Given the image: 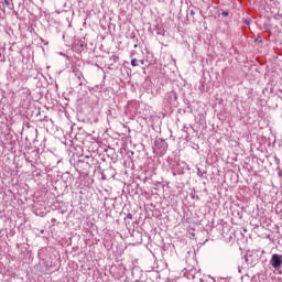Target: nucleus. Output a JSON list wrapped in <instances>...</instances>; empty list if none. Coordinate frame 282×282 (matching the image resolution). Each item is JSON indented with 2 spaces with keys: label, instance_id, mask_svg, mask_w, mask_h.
<instances>
[{
  "label": "nucleus",
  "instance_id": "nucleus-21",
  "mask_svg": "<svg viewBox=\"0 0 282 282\" xmlns=\"http://www.w3.org/2000/svg\"><path fill=\"white\" fill-rule=\"evenodd\" d=\"M199 282H205V279L204 278H199Z\"/></svg>",
  "mask_w": 282,
  "mask_h": 282
},
{
  "label": "nucleus",
  "instance_id": "nucleus-19",
  "mask_svg": "<svg viewBox=\"0 0 282 282\" xmlns=\"http://www.w3.org/2000/svg\"><path fill=\"white\" fill-rule=\"evenodd\" d=\"M139 64L144 65V59H139Z\"/></svg>",
  "mask_w": 282,
  "mask_h": 282
},
{
  "label": "nucleus",
  "instance_id": "nucleus-5",
  "mask_svg": "<svg viewBox=\"0 0 282 282\" xmlns=\"http://www.w3.org/2000/svg\"><path fill=\"white\" fill-rule=\"evenodd\" d=\"M158 145L162 151H167L169 149V143L165 140L158 141Z\"/></svg>",
  "mask_w": 282,
  "mask_h": 282
},
{
  "label": "nucleus",
  "instance_id": "nucleus-14",
  "mask_svg": "<svg viewBox=\"0 0 282 282\" xmlns=\"http://www.w3.org/2000/svg\"><path fill=\"white\" fill-rule=\"evenodd\" d=\"M130 39H131V40H135V39H137L135 32H132V33H131Z\"/></svg>",
  "mask_w": 282,
  "mask_h": 282
},
{
  "label": "nucleus",
  "instance_id": "nucleus-15",
  "mask_svg": "<svg viewBox=\"0 0 282 282\" xmlns=\"http://www.w3.org/2000/svg\"><path fill=\"white\" fill-rule=\"evenodd\" d=\"M189 15H191V17H195V15H196V12H195L194 10H191V11H189Z\"/></svg>",
  "mask_w": 282,
  "mask_h": 282
},
{
  "label": "nucleus",
  "instance_id": "nucleus-11",
  "mask_svg": "<svg viewBox=\"0 0 282 282\" xmlns=\"http://www.w3.org/2000/svg\"><path fill=\"white\" fill-rule=\"evenodd\" d=\"M243 24L250 25V24H251V19H245V20H243Z\"/></svg>",
  "mask_w": 282,
  "mask_h": 282
},
{
  "label": "nucleus",
  "instance_id": "nucleus-2",
  "mask_svg": "<svg viewBox=\"0 0 282 282\" xmlns=\"http://www.w3.org/2000/svg\"><path fill=\"white\" fill-rule=\"evenodd\" d=\"M270 265L275 269V270H279L281 269L282 267V254L280 253H273L271 256V259H270Z\"/></svg>",
  "mask_w": 282,
  "mask_h": 282
},
{
  "label": "nucleus",
  "instance_id": "nucleus-3",
  "mask_svg": "<svg viewBox=\"0 0 282 282\" xmlns=\"http://www.w3.org/2000/svg\"><path fill=\"white\" fill-rule=\"evenodd\" d=\"M245 261H246L247 265L250 268H254L259 263L258 257H254V254H252V253H247L245 256Z\"/></svg>",
  "mask_w": 282,
  "mask_h": 282
},
{
  "label": "nucleus",
  "instance_id": "nucleus-22",
  "mask_svg": "<svg viewBox=\"0 0 282 282\" xmlns=\"http://www.w3.org/2000/svg\"><path fill=\"white\" fill-rule=\"evenodd\" d=\"M138 47H139V45H138V44H134V45H133V48H138Z\"/></svg>",
  "mask_w": 282,
  "mask_h": 282
},
{
  "label": "nucleus",
  "instance_id": "nucleus-8",
  "mask_svg": "<svg viewBox=\"0 0 282 282\" xmlns=\"http://www.w3.org/2000/svg\"><path fill=\"white\" fill-rule=\"evenodd\" d=\"M196 170H197V172H196L197 176L198 177H204V173H203L202 169L197 167Z\"/></svg>",
  "mask_w": 282,
  "mask_h": 282
},
{
  "label": "nucleus",
  "instance_id": "nucleus-20",
  "mask_svg": "<svg viewBox=\"0 0 282 282\" xmlns=\"http://www.w3.org/2000/svg\"><path fill=\"white\" fill-rule=\"evenodd\" d=\"M44 232H45V230H44V229H41V230H40V234H41V235H43Z\"/></svg>",
  "mask_w": 282,
  "mask_h": 282
},
{
  "label": "nucleus",
  "instance_id": "nucleus-16",
  "mask_svg": "<svg viewBox=\"0 0 282 282\" xmlns=\"http://www.w3.org/2000/svg\"><path fill=\"white\" fill-rule=\"evenodd\" d=\"M82 77H83V73H79L78 76H77L79 82H82Z\"/></svg>",
  "mask_w": 282,
  "mask_h": 282
},
{
  "label": "nucleus",
  "instance_id": "nucleus-12",
  "mask_svg": "<svg viewBox=\"0 0 282 282\" xmlns=\"http://www.w3.org/2000/svg\"><path fill=\"white\" fill-rule=\"evenodd\" d=\"M254 43L262 44V43H263V40H262V39H260V37H256V39H254Z\"/></svg>",
  "mask_w": 282,
  "mask_h": 282
},
{
  "label": "nucleus",
  "instance_id": "nucleus-10",
  "mask_svg": "<svg viewBox=\"0 0 282 282\" xmlns=\"http://www.w3.org/2000/svg\"><path fill=\"white\" fill-rule=\"evenodd\" d=\"M230 15L229 11H223L221 17L223 18H228Z\"/></svg>",
  "mask_w": 282,
  "mask_h": 282
},
{
  "label": "nucleus",
  "instance_id": "nucleus-6",
  "mask_svg": "<svg viewBox=\"0 0 282 282\" xmlns=\"http://www.w3.org/2000/svg\"><path fill=\"white\" fill-rule=\"evenodd\" d=\"M130 65H131L132 67H139V66H140V59H138V58H131Z\"/></svg>",
  "mask_w": 282,
  "mask_h": 282
},
{
  "label": "nucleus",
  "instance_id": "nucleus-1",
  "mask_svg": "<svg viewBox=\"0 0 282 282\" xmlns=\"http://www.w3.org/2000/svg\"><path fill=\"white\" fill-rule=\"evenodd\" d=\"M183 276L187 280H197L200 273L194 265H187L182 270Z\"/></svg>",
  "mask_w": 282,
  "mask_h": 282
},
{
  "label": "nucleus",
  "instance_id": "nucleus-4",
  "mask_svg": "<svg viewBox=\"0 0 282 282\" xmlns=\"http://www.w3.org/2000/svg\"><path fill=\"white\" fill-rule=\"evenodd\" d=\"M62 181L65 183V184H68L70 181H72V175L69 172H64L62 174Z\"/></svg>",
  "mask_w": 282,
  "mask_h": 282
},
{
  "label": "nucleus",
  "instance_id": "nucleus-13",
  "mask_svg": "<svg viewBox=\"0 0 282 282\" xmlns=\"http://www.w3.org/2000/svg\"><path fill=\"white\" fill-rule=\"evenodd\" d=\"M126 218L132 220L133 219V215L131 213H128Z\"/></svg>",
  "mask_w": 282,
  "mask_h": 282
},
{
  "label": "nucleus",
  "instance_id": "nucleus-9",
  "mask_svg": "<svg viewBox=\"0 0 282 282\" xmlns=\"http://www.w3.org/2000/svg\"><path fill=\"white\" fill-rule=\"evenodd\" d=\"M25 162L31 164V167H35L33 161L30 158L25 156Z\"/></svg>",
  "mask_w": 282,
  "mask_h": 282
},
{
  "label": "nucleus",
  "instance_id": "nucleus-18",
  "mask_svg": "<svg viewBox=\"0 0 282 282\" xmlns=\"http://www.w3.org/2000/svg\"><path fill=\"white\" fill-rule=\"evenodd\" d=\"M208 282H216V280L212 276H208Z\"/></svg>",
  "mask_w": 282,
  "mask_h": 282
},
{
  "label": "nucleus",
  "instance_id": "nucleus-23",
  "mask_svg": "<svg viewBox=\"0 0 282 282\" xmlns=\"http://www.w3.org/2000/svg\"><path fill=\"white\" fill-rule=\"evenodd\" d=\"M83 85V83L82 82H79V86H82Z\"/></svg>",
  "mask_w": 282,
  "mask_h": 282
},
{
  "label": "nucleus",
  "instance_id": "nucleus-17",
  "mask_svg": "<svg viewBox=\"0 0 282 282\" xmlns=\"http://www.w3.org/2000/svg\"><path fill=\"white\" fill-rule=\"evenodd\" d=\"M238 272H239L240 274H242V267H241V265H238Z\"/></svg>",
  "mask_w": 282,
  "mask_h": 282
},
{
  "label": "nucleus",
  "instance_id": "nucleus-7",
  "mask_svg": "<svg viewBox=\"0 0 282 282\" xmlns=\"http://www.w3.org/2000/svg\"><path fill=\"white\" fill-rule=\"evenodd\" d=\"M3 4L9 9V10H13L14 9V4L11 3L10 0H4Z\"/></svg>",
  "mask_w": 282,
  "mask_h": 282
}]
</instances>
